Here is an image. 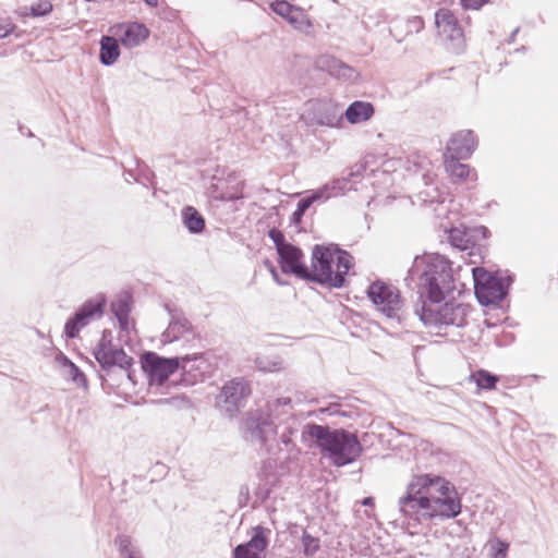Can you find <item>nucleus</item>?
<instances>
[{"label": "nucleus", "instance_id": "nucleus-19", "mask_svg": "<svg viewBox=\"0 0 558 558\" xmlns=\"http://www.w3.org/2000/svg\"><path fill=\"white\" fill-rule=\"evenodd\" d=\"M288 23L296 31L306 35L312 34L313 23L303 9L298 7Z\"/></svg>", "mask_w": 558, "mask_h": 558}, {"label": "nucleus", "instance_id": "nucleus-2", "mask_svg": "<svg viewBox=\"0 0 558 558\" xmlns=\"http://www.w3.org/2000/svg\"><path fill=\"white\" fill-rule=\"evenodd\" d=\"M353 266V257L336 244L315 245L312 251V265L304 279L330 288H342L345 277Z\"/></svg>", "mask_w": 558, "mask_h": 558}, {"label": "nucleus", "instance_id": "nucleus-9", "mask_svg": "<svg viewBox=\"0 0 558 558\" xmlns=\"http://www.w3.org/2000/svg\"><path fill=\"white\" fill-rule=\"evenodd\" d=\"M283 247L284 248L279 250L278 253L282 271L286 274H293L302 279L308 276V267L302 260V251L291 243Z\"/></svg>", "mask_w": 558, "mask_h": 558}, {"label": "nucleus", "instance_id": "nucleus-30", "mask_svg": "<svg viewBox=\"0 0 558 558\" xmlns=\"http://www.w3.org/2000/svg\"><path fill=\"white\" fill-rule=\"evenodd\" d=\"M256 364H257V367H258L259 369H262V371H269V372H271V371L277 369V367H276V366H277V364H276V363H274V364H272V366H270V365H265V364H264L259 359H257V360H256Z\"/></svg>", "mask_w": 558, "mask_h": 558}, {"label": "nucleus", "instance_id": "nucleus-7", "mask_svg": "<svg viewBox=\"0 0 558 558\" xmlns=\"http://www.w3.org/2000/svg\"><path fill=\"white\" fill-rule=\"evenodd\" d=\"M94 356L101 369L106 372H109L113 366L126 371L133 364V359L122 348H114L110 341L106 340V331H104L101 340L94 349Z\"/></svg>", "mask_w": 558, "mask_h": 558}, {"label": "nucleus", "instance_id": "nucleus-1", "mask_svg": "<svg viewBox=\"0 0 558 558\" xmlns=\"http://www.w3.org/2000/svg\"><path fill=\"white\" fill-rule=\"evenodd\" d=\"M245 439L256 441L268 452L275 448L287 450L295 448L294 438L302 437V420L292 413L290 398H278L267 404L266 412L251 413L242 424Z\"/></svg>", "mask_w": 558, "mask_h": 558}, {"label": "nucleus", "instance_id": "nucleus-33", "mask_svg": "<svg viewBox=\"0 0 558 558\" xmlns=\"http://www.w3.org/2000/svg\"><path fill=\"white\" fill-rule=\"evenodd\" d=\"M144 2L149 7H157L158 0H144Z\"/></svg>", "mask_w": 558, "mask_h": 558}, {"label": "nucleus", "instance_id": "nucleus-11", "mask_svg": "<svg viewBox=\"0 0 558 558\" xmlns=\"http://www.w3.org/2000/svg\"><path fill=\"white\" fill-rule=\"evenodd\" d=\"M171 319L168 328L162 333L163 340L167 342H173L181 338H186L193 335V327L189 319L181 313L170 311Z\"/></svg>", "mask_w": 558, "mask_h": 558}, {"label": "nucleus", "instance_id": "nucleus-21", "mask_svg": "<svg viewBox=\"0 0 558 558\" xmlns=\"http://www.w3.org/2000/svg\"><path fill=\"white\" fill-rule=\"evenodd\" d=\"M53 7L49 0H39L29 7L23 8V16L41 17L48 15L52 11Z\"/></svg>", "mask_w": 558, "mask_h": 558}, {"label": "nucleus", "instance_id": "nucleus-34", "mask_svg": "<svg viewBox=\"0 0 558 558\" xmlns=\"http://www.w3.org/2000/svg\"><path fill=\"white\" fill-rule=\"evenodd\" d=\"M373 156H367L366 159H365V170H367L369 168V165L372 162V159Z\"/></svg>", "mask_w": 558, "mask_h": 558}, {"label": "nucleus", "instance_id": "nucleus-10", "mask_svg": "<svg viewBox=\"0 0 558 558\" xmlns=\"http://www.w3.org/2000/svg\"><path fill=\"white\" fill-rule=\"evenodd\" d=\"M317 66L320 70L328 72L331 76L344 82L352 83L359 76V73L354 68L328 54L318 58Z\"/></svg>", "mask_w": 558, "mask_h": 558}, {"label": "nucleus", "instance_id": "nucleus-8", "mask_svg": "<svg viewBox=\"0 0 558 558\" xmlns=\"http://www.w3.org/2000/svg\"><path fill=\"white\" fill-rule=\"evenodd\" d=\"M270 530L257 525L253 529L251 539L245 544L238 545L233 550V558H260L259 554L263 553L268 546V535Z\"/></svg>", "mask_w": 558, "mask_h": 558}, {"label": "nucleus", "instance_id": "nucleus-25", "mask_svg": "<svg viewBox=\"0 0 558 558\" xmlns=\"http://www.w3.org/2000/svg\"><path fill=\"white\" fill-rule=\"evenodd\" d=\"M302 545H303V553L305 556L315 555L320 547L319 539L312 536L307 532H304L302 535Z\"/></svg>", "mask_w": 558, "mask_h": 558}, {"label": "nucleus", "instance_id": "nucleus-13", "mask_svg": "<svg viewBox=\"0 0 558 558\" xmlns=\"http://www.w3.org/2000/svg\"><path fill=\"white\" fill-rule=\"evenodd\" d=\"M148 35L149 31L144 24L133 22L122 28L120 41L123 46L133 48L144 41Z\"/></svg>", "mask_w": 558, "mask_h": 558}, {"label": "nucleus", "instance_id": "nucleus-20", "mask_svg": "<svg viewBox=\"0 0 558 558\" xmlns=\"http://www.w3.org/2000/svg\"><path fill=\"white\" fill-rule=\"evenodd\" d=\"M223 179H218L217 183H211L210 190L213 193H216L215 197L221 201H235L242 197V189L238 183L236 186H233L231 190H223Z\"/></svg>", "mask_w": 558, "mask_h": 558}, {"label": "nucleus", "instance_id": "nucleus-15", "mask_svg": "<svg viewBox=\"0 0 558 558\" xmlns=\"http://www.w3.org/2000/svg\"><path fill=\"white\" fill-rule=\"evenodd\" d=\"M132 298L129 293H123L117 296L111 302V312L119 322V326L123 331L129 330V315L131 312Z\"/></svg>", "mask_w": 558, "mask_h": 558}, {"label": "nucleus", "instance_id": "nucleus-27", "mask_svg": "<svg viewBox=\"0 0 558 558\" xmlns=\"http://www.w3.org/2000/svg\"><path fill=\"white\" fill-rule=\"evenodd\" d=\"M311 202L307 201L305 197L301 198L296 205V209L294 210L292 215L293 222L298 223L301 221L302 217L306 213V210L311 207Z\"/></svg>", "mask_w": 558, "mask_h": 558}, {"label": "nucleus", "instance_id": "nucleus-23", "mask_svg": "<svg viewBox=\"0 0 558 558\" xmlns=\"http://www.w3.org/2000/svg\"><path fill=\"white\" fill-rule=\"evenodd\" d=\"M269 7L274 13L281 16L287 22L289 21L292 13H294V10L298 8L287 0H274L270 2Z\"/></svg>", "mask_w": 558, "mask_h": 558}, {"label": "nucleus", "instance_id": "nucleus-5", "mask_svg": "<svg viewBox=\"0 0 558 558\" xmlns=\"http://www.w3.org/2000/svg\"><path fill=\"white\" fill-rule=\"evenodd\" d=\"M106 304L107 300L102 294L86 300L66 320L64 325L65 337L68 339L76 338L84 327L104 315Z\"/></svg>", "mask_w": 558, "mask_h": 558}, {"label": "nucleus", "instance_id": "nucleus-22", "mask_svg": "<svg viewBox=\"0 0 558 558\" xmlns=\"http://www.w3.org/2000/svg\"><path fill=\"white\" fill-rule=\"evenodd\" d=\"M368 299L378 306L379 311H384V282L376 280L366 290Z\"/></svg>", "mask_w": 558, "mask_h": 558}, {"label": "nucleus", "instance_id": "nucleus-14", "mask_svg": "<svg viewBox=\"0 0 558 558\" xmlns=\"http://www.w3.org/2000/svg\"><path fill=\"white\" fill-rule=\"evenodd\" d=\"M374 114V107L371 102L356 100L349 105L344 111L347 121L357 124L369 120Z\"/></svg>", "mask_w": 558, "mask_h": 558}, {"label": "nucleus", "instance_id": "nucleus-6", "mask_svg": "<svg viewBox=\"0 0 558 558\" xmlns=\"http://www.w3.org/2000/svg\"><path fill=\"white\" fill-rule=\"evenodd\" d=\"M251 390L243 378H234L227 383L217 397V405L230 416L244 405Z\"/></svg>", "mask_w": 558, "mask_h": 558}, {"label": "nucleus", "instance_id": "nucleus-26", "mask_svg": "<svg viewBox=\"0 0 558 558\" xmlns=\"http://www.w3.org/2000/svg\"><path fill=\"white\" fill-rule=\"evenodd\" d=\"M268 236L275 243L277 253H279V250L284 248L283 246H288L290 244L289 242L286 241L283 233L278 229H270L268 232Z\"/></svg>", "mask_w": 558, "mask_h": 558}, {"label": "nucleus", "instance_id": "nucleus-16", "mask_svg": "<svg viewBox=\"0 0 558 558\" xmlns=\"http://www.w3.org/2000/svg\"><path fill=\"white\" fill-rule=\"evenodd\" d=\"M182 223L192 234H199L205 229V219L193 206H185L182 209Z\"/></svg>", "mask_w": 558, "mask_h": 558}, {"label": "nucleus", "instance_id": "nucleus-32", "mask_svg": "<svg viewBox=\"0 0 558 558\" xmlns=\"http://www.w3.org/2000/svg\"><path fill=\"white\" fill-rule=\"evenodd\" d=\"M373 502H374L373 497H366V498H364V500H363V502H362V504H363L364 506H372V505H373Z\"/></svg>", "mask_w": 558, "mask_h": 558}, {"label": "nucleus", "instance_id": "nucleus-31", "mask_svg": "<svg viewBox=\"0 0 558 558\" xmlns=\"http://www.w3.org/2000/svg\"><path fill=\"white\" fill-rule=\"evenodd\" d=\"M20 131H21V133H22V134H25V135H27V136H29V137H33V136H34V134L32 133V131H31L29 129H26V130L24 131V128H23V126H20Z\"/></svg>", "mask_w": 558, "mask_h": 558}, {"label": "nucleus", "instance_id": "nucleus-24", "mask_svg": "<svg viewBox=\"0 0 558 558\" xmlns=\"http://www.w3.org/2000/svg\"><path fill=\"white\" fill-rule=\"evenodd\" d=\"M119 547L120 555L123 558H138L136 551L131 546V537L126 535H118L114 539Z\"/></svg>", "mask_w": 558, "mask_h": 558}, {"label": "nucleus", "instance_id": "nucleus-28", "mask_svg": "<svg viewBox=\"0 0 558 558\" xmlns=\"http://www.w3.org/2000/svg\"><path fill=\"white\" fill-rule=\"evenodd\" d=\"M16 28V25L13 24L10 20H4L0 23V38H5L11 33H13Z\"/></svg>", "mask_w": 558, "mask_h": 558}, {"label": "nucleus", "instance_id": "nucleus-4", "mask_svg": "<svg viewBox=\"0 0 558 558\" xmlns=\"http://www.w3.org/2000/svg\"><path fill=\"white\" fill-rule=\"evenodd\" d=\"M203 360L202 354H195L193 356H174L165 357L156 352L147 351L142 355L141 364L144 373L147 376L148 384L153 386H162L168 378L177 372L180 367L186 372L187 363L191 361Z\"/></svg>", "mask_w": 558, "mask_h": 558}, {"label": "nucleus", "instance_id": "nucleus-29", "mask_svg": "<svg viewBox=\"0 0 558 558\" xmlns=\"http://www.w3.org/2000/svg\"><path fill=\"white\" fill-rule=\"evenodd\" d=\"M339 117L340 116H338L336 113L328 114L325 118H320L318 120V123L322 124V125L335 126L338 123V121H339Z\"/></svg>", "mask_w": 558, "mask_h": 558}, {"label": "nucleus", "instance_id": "nucleus-18", "mask_svg": "<svg viewBox=\"0 0 558 558\" xmlns=\"http://www.w3.org/2000/svg\"><path fill=\"white\" fill-rule=\"evenodd\" d=\"M64 368V375L69 377L74 384L81 387H87V379L85 374L65 355L62 353L57 357Z\"/></svg>", "mask_w": 558, "mask_h": 558}, {"label": "nucleus", "instance_id": "nucleus-35", "mask_svg": "<svg viewBox=\"0 0 558 558\" xmlns=\"http://www.w3.org/2000/svg\"><path fill=\"white\" fill-rule=\"evenodd\" d=\"M235 180H236V178H235V175H234V174H230V175L228 177V181H235Z\"/></svg>", "mask_w": 558, "mask_h": 558}, {"label": "nucleus", "instance_id": "nucleus-12", "mask_svg": "<svg viewBox=\"0 0 558 558\" xmlns=\"http://www.w3.org/2000/svg\"><path fill=\"white\" fill-rule=\"evenodd\" d=\"M348 179H336L332 180L331 182L324 184L319 189L311 191V193L307 196H305V198L311 202V205H313L316 202L324 203L330 197H336L344 193V191L348 189Z\"/></svg>", "mask_w": 558, "mask_h": 558}, {"label": "nucleus", "instance_id": "nucleus-17", "mask_svg": "<svg viewBox=\"0 0 558 558\" xmlns=\"http://www.w3.org/2000/svg\"><path fill=\"white\" fill-rule=\"evenodd\" d=\"M120 56L119 44L116 38L104 36L100 40L99 59L104 65H112Z\"/></svg>", "mask_w": 558, "mask_h": 558}, {"label": "nucleus", "instance_id": "nucleus-3", "mask_svg": "<svg viewBox=\"0 0 558 558\" xmlns=\"http://www.w3.org/2000/svg\"><path fill=\"white\" fill-rule=\"evenodd\" d=\"M308 439L315 440L316 446L337 466L352 463L357 459L362 450L355 435L343 429L330 430L328 426L315 423L304 425L302 441L307 442Z\"/></svg>", "mask_w": 558, "mask_h": 558}]
</instances>
